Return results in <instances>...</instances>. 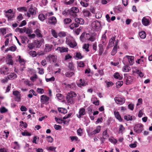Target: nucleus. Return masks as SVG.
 Returning a JSON list of instances; mask_svg holds the SVG:
<instances>
[{"label": "nucleus", "mask_w": 152, "mask_h": 152, "mask_svg": "<svg viewBox=\"0 0 152 152\" xmlns=\"http://www.w3.org/2000/svg\"><path fill=\"white\" fill-rule=\"evenodd\" d=\"M42 41V40H35L34 42L35 47L37 48H40L41 45Z\"/></svg>", "instance_id": "21"}, {"label": "nucleus", "mask_w": 152, "mask_h": 152, "mask_svg": "<svg viewBox=\"0 0 152 152\" xmlns=\"http://www.w3.org/2000/svg\"><path fill=\"white\" fill-rule=\"evenodd\" d=\"M68 51V49L67 48L60 47L59 49V52L61 53L66 52Z\"/></svg>", "instance_id": "30"}, {"label": "nucleus", "mask_w": 152, "mask_h": 152, "mask_svg": "<svg viewBox=\"0 0 152 152\" xmlns=\"http://www.w3.org/2000/svg\"><path fill=\"white\" fill-rule=\"evenodd\" d=\"M49 22L50 23L54 25L57 23V20L55 17H52L49 18Z\"/></svg>", "instance_id": "20"}, {"label": "nucleus", "mask_w": 152, "mask_h": 152, "mask_svg": "<svg viewBox=\"0 0 152 152\" xmlns=\"http://www.w3.org/2000/svg\"><path fill=\"white\" fill-rule=\"evenodd\" d=\"M67 11L69 12L70 15L75 17L77 16L76 14L79 12V10L77 7H73L70 10H68Z\"/></svg>", "instance_id": "2"}, {"label": "nucleus", "mask_w": 152, "mask_h": 152, "mask_svg": "<svg viewBox=\"0 0 152 152\" xmlns=\"http://www.w3.org/2000/svg\"><path fill=\"white\" fill-rule=\"evenodd\" d=\"M76 95L75 92L72 91L67 94L66 96V100L69 105L74 104V99Z\"/></svg>", "instance_id": "1"}, {"label": "nucleus", "mask_w": 152, "mask_h": 152, "mask_svg": "<svg viewBox=\"0 0 152 152\" xmlns=\"http://www.w3.org/2000/svg\"><path fill=\"white\" fill-rule=\"evenodd\" d=\"M124 79L126 84L129 85L132 83L134 80V77L128 75L127 74H124Z\"/></svg>", "instance_id": "3"}, {"label": "nucleus", "mask_w": 152, "mask_h": 152, "mask_svg": "<svg viewBox=\"0 0 152 152\" xmlns=\"http://www.w3.org/2000/svg\"><path fill=\"white\" fill-rule=\"evenodd\" d=\"M99 47V55L101 56L104 52L103 46L102 44H99L98 45Z\"/></svg>", "instance_id": "26"}, {"label": "nucleus", "mask_w": 152, "mask_h": 152, "mask_svg": "<svg viewBox=\"0 0 152 152\" xmlns=\"http://www.w3.org/2000/svg\"><path fill=\"white\" fill-rule=\"evenodd\" d=\"M75 21L77 23H78L79 24H83L84 23V21L82 18H76L75 19Z\"/></svg>", "instance_id": "23"}, {"label": "nucleus", "mask_w": 152, "mask_h": 152, "mask_svg": "<svg viewBox=\"0 0 152 152\" xmlns=\"http://www.w3.org/2000/svg\"><path fill=\"white\" fill-rule=\"evenodd\" d=\"M48 58L50 61H51L54 63H56L57 60V56L53 55H50L48 56Z\"/></svg>", "instance_id": "14"}, {"label": "nucleus", "mask_w": 152, "mask_h": 152, "mask_svg": "<svg viewBox=\"0 0 152 152\" xmlns=\"http://www.w3.org/2000/svg\"><path fill=\"white\" fill-rule=\"evenodd\" d=\"M80 4L82 6L85 7H87L89 5L88 3H85V2L82 1H80Z\"/></svg>", "instance_id": "64"}, {"label": "nucleus", "mask_w": 152, "mask_h": 152, "mask_svg": "<svg viewBox=\"0 0 152 152\" xmlns=\"http://www.w3.org/2000/svg\"><path fill=\"white\" fill-rule=\"evenodd\" d=\"M128 108L132 110H133L134 109V105L132 103L129 104L128 105Z\"/></svg>", "instance_id": "60"}, {"label": "nucleus", "mask_w": 152, "mask_h": 152, "mask_svg": "<svg viewBox=\"0 0 152 152\" xmlns=\"http://www.w3.org/2000/svg\"><path fill=\"white\" fill-rule=\"evenodd\" d=\"M58 111L59 112L63 114L66 113L67 112V110L66 109L63 108H58Z\"/></svg>", "instance_id": "36"}, {"label": "nucleus", "mask_w": 152, "mask_h": 152, "mask_svg": "<svg viewBox=\"0 0 152 152\" xmlns=\"http://www.w3.org/2000/svg\"><path fill=\"white\" fill-rule=\"evenodd\" d=\"M143 126L141 124L135 125L134 128V131L138 133H140L143 130Z\"/></svg>", "instance_id": "5"}, {"label": "nucleus", "mask_w": 152, "mask_h": 152, "mask_svg": "<svg viewBox=\"0 0 152 152\" xmlns=\"http://www.w3.org/2000/svg\"><path fill=\"white\" fill-rule=\"evenodd\" d=\"M124 119L127 121L129 120L132 121V116L129 115H125L124 116Z\"/></svg>", "instance_id": "37"}, {"label": "nucleus", "mask_w": 152, "mask_h": 152, "mask_svg": "<svg viewBox=\"0 0 152 152\" xmlns=\"http://www.w3.org/2000/svg\"><path fill=\"white\" fill-rule=\"evenodd\" d=\"M53 140V138L51 136H49L46 137V140L48 142H52Z\"/></svg>", "instance_id": "43"}, {"label": "nucleus", "mask_w": 152, "mask_h": 152, "mask_svg": "<svg viewBox=\"0 0 152 152\" xmlns=\"http://www.w3.org/2000/svg\"><path fill=\"white\" fill-rule=\"evenodd\" d=\"M101 128L100 126H97L96 129L91 132V135H95L96 134L99 133L101 130Z\"/></svg>", "instance_id": "22"}, {"label": "nucleus", "mask_w": 152, "mask_h": 152, "mask_svg": "<svg viewBox=\"0 0 152 152\" xmlns=\"http://www.w3.org/2000/svg\"><path fill=\"white\" fill-rule=\"evenodd\" d=\"M49 97L45 95H42L40 97V100L42 103H45L49 100Z\"/></svg>", "instance_id": "12"}, {"label": "nucleus", "mask_w": 152, "mask_h": 152, "mask_svg": "<svg viewBox=\"0 0 152 152\" xmlns=\"http://www.w3.org/2000/svg\"><path fill=\"white\" fill-rule=\"evenodd\" d=\"M75 56L79 59H81L83 58V56L81 55V53L80 52L77 53Z\"/></svg>", "instance_id": "51"}, {"label": "nucleus", "mask_w": 152, "mask_h": 152, "mask_svg": "<svg viewBox=\"0 0 152 152\" xmlns=\"http://www.w3.org/2000/svg\"><path fill=\"white\" fill-rule=\"evenodd\" d=\"M58 36L60 37H64L66 36V33L64 31L58 33Z\"/></svg>", "instance_id": "42"}, {"label": "nucleus", "mask_w": 152, "mask_h": 152, "mask_svg": "<svg viewBox=\"0 0 152 152\" xmlns=\"http://www.w3.org/2000/svg\"><path fill=\"white\" fill-rule=\"evenodd\" d=\"M48 16V14H40L38 16L39 19L41 21H43L46 19Z\"/></svg>", "instance_id": "19"}, {"label": "nucleus", "mask_w": 152, "mask_h": 152, "mask_svg": "<svg viewBox=\"0 0 152 152\" xmlns=\"http://www.w3.org/2000/svg\"><path fill=\"white\" fill-rule=\"evenodd\" d=\"M77 84L78 87H81L82 86H84L86 85V83H85L84 80L82 79H80L79 80V83H77Z\"/></svg>", "instance_id": "25"}, {"label": "nucleus", "mask_w": 152, "mask_h": 152, "mask_svg": "<svg viewBox=\"0 0 152 152\" xmlns=\"http://www.w3.org/2000/svg\"><path fill=\"white\" fill-rule=\"evenodd\" d=\"M89 44H84L83 45V49L85 50L88 52L89 51Z\"/></svg>", "instance_id": "39"}, {"label": "nucleus", "mask_w": 152, "mask_h": 152, "mask_svg": "<svg viewBox=\"0 0 152 152\" xmlns=\"http://www.w3.org/2000/svg\"><path fill=\"white\" fill-rule=\"evenodd\" d=\"M82 29V28L81 27H80L79 28L75 29V34L77 35H78L79 34L80 31Z\"/></svg>", "instance_id": "58"}, {"label": "nucleus", "mask_w": 152, "mask_h": 152, "mask_svg": "<svg viewBox=\"0 0 152 152\" xmlns=\"http://www.w3.org/2000/svg\"><path fill=\"white\" fill-rule=\"evenodd\" d=\"M123 84V82L122 81H118L116 83V85L117 88L120 87Z\"/></svg>", "instance_id": "50"}, {"label": "nucleus", "mask_w": 152, "mask_h": 152, "mask_svg": "<svg viewBox=\"0 0 152 152\" xmlns=\"http://www.w3.org/2000/svg\"><path fill=\"white\" fill-rule=\"evenodd\" d=\"M142 24L145 26L149 25L150 23V20L145 17H143L142 20Z\"/></svg>", "instance_id": "15"}, {"label": "nucleus", "mask_w": 152, "mask_h": 152, "mask_svg": "<svg viewBox=\"0 0 152 152\" xmlns=\"http://www.w3.org/2000/svg\"><path fill=\"white\" fill-rule=\"evenodd\" d=\"M114 114L115 117L119 121H121L122 120V119L121 118V116L119 114V113L117 111H114Z\"/></svg>", "instance_id": "24"}, {"label": "nucleus", "mask_w": 152, "mask_h": 152, "mask_svg": "<svg viewBox=\"0 0 152 152\" xmlns=\"http://www.w3.org/2000/svg\"><path fill=\"white\" fill-rule=\"evenodd\" d=\"M125 130V128L121 124L120 126V128L119 130V133H122V132Z\"/></svg>", "instance_id": "52"}, {"label": "nucleus", "mask_w": 152, "mask_h": 152, "mask_svg": "<svg viewBox=\"0 0 152 152\" xmlns=\"http://www.w3.org/2000/svg\"><path fill=\"white\" fill-rule=\"evenodd\" d=\"M79 26L78 23H73L69 26V27L72 30L74 28L78 27Z\"/></svg>", "instance_id": "34"}, {"label": "nucleus", "mask_w": 152, "mask_h": 152, "mask_svg": "<svg viewBox=\"0 0 152 152\" xmlns=\"http://www.w3.org/2000/svg\"><path fill=\"white\" fill-rule=\"evenodd\" d=\"M126 57L127 58L129 63L130 65H132L134 63V57L132 56H126Z\"/></svg>", "instance_id": "17"}, {"label": "nucleus", "mask_w": 152, "mask_h": 152, "mask_svg": "<svg viewBox=\"0 0 152 152\" xmlns=\"http://www.w3.org/2000/svg\"><path fill=\"white\" fill-rule=\"evenodd\" d=\"M67 87L70 88L72 89L75 90L76 89V85L75 83H72L71 84H68L67 85Z\"/></svg>", "instance_id": "32"}, {"label": "nucleus", "mask_w": 152, "mask_h": 152, "mask_svg": "<svg viewBox=\"0 0 152 152\" xmlns=\"http://www.w3.org/2000/svg\"><path fill=\"white\" fill-rule=\"evenodd\" d=\"M51 33L53 37H54L55 38H57L58 35L57 34L54 30L52 29L51 30Z\"/></svg>", "instance_id": "49"}, {"label": "nucleus", "mask_w": 152, "mask_h": 152, "mask_svg": "<svg viewBox=\"0 0 152 152\" xmlns=\"http://www.w3.org/2000/svg\"><path fill=\"white\" fill-rule=\"evenodd\" d=\"M114 100L117 104H122L125 102V99L124 98H121L120 97H115Z\"/></svg>", "instance_id": "8"}, {"label": "nucleus", "mask_w": 152, "mask_h": 152, "mask_svg": "<svg viewBox=\"0 0 152 152\" xmlns=\"http://www.w3.org/2000/svg\"><path fill=\"white\" fill-rule=\"evenodd\" d=\"M53 48V46L52 45L46 44L45 45V48L44 51L46 52H48L51 51Z\"/></svg>", "instance_id": "16"}, {"label": "nucleus", "mask_w": 152, "mask_h": 152, "mask_svg": "<svg viewBox=\"0 0 152 152\" xmlns=\"http://www.w3.org/2000/svg\"><path fill=\"white\" fill-rule=\"evenodd\" d=\"M13 94L15 96V100L17 102H20L21 100V94L19 91H13Z\"/></svg>", "instance_id": "6"}, {"label": "nucleus", "mask_w": 152, "mask_h": 152, "mask_svg": "<svg viewBox=\"0 0 152 152\" xmlns=\"http://www.w3.org/2000/svg\"><path fill=\"white\" fill-rule=\"evenodd\" d=\"M66 43L68 45L72 48H74L77 45L76 42L73 41H71L70 39H66Z\"/></svg>", "instance_id": "7"}, {"label": "nucleus", "mask_w": 152, "mask_h": 152, "mask_svg": "<svg viewBox=\"0 0 152 152\" xmlns=\"http://www.w3.org/2000/svg\"><path fill=\"white\" fill-rule=\"evenodd\" d=\"M8 110L5 107H3L0 109V112L2 113L7 112Z\"/></svg>", "instance_id": "47"}, {"label": "nucleus", "mask_w": 152, "mask_h": 152, "mask_svg": "<svg viewBox=\"0 0 152 152\" xmlns=\"http://www.w3.org/2000/svg\"><path fill=\"white\" fill-rule=\"evenodd\" d=\"M29 54L33 57H35L37 56V53L35 51H30L29 52Z\"/></svg>", "instance_id": "48"}, {"label": "nucleus", "mask_w": 152, "mask_h": 152, "mask_svg": "<svg viewBox=\"0 0 152 152\" xmlns=\"http://www.w3.org/2000/svg\"><path fill=\"white\" fill-rule=\"evenodd\" d=\"M7 64H10L11 65H13V60L12 59V56L10 55H8L7 57Z\"/></svg>", "instance_id": "18"}, {"label": "nucleus", "mask_w": 152, "mask_h": 152, "mask_svg": "<svg viewBox=\"0 0 152 152\" xmlns=\"http://www.w3.org/2000/svg\"><path fill=\"white\" fill-rule=\"evenodd\" d=\"M77 134L80 136L82 135V130L81 128H79L77 131Z\"/></svg>", "instance_id": "63"}, {"label": "nucleus", "mask_w": 152, "mask_h": 152, "mask_svg": "<svg viewBox=\"0 0 152 152\" xmlns=\"http://www.w3.org/2000/svg\"><path fill=\"white\" fill-rule=\"evenodd\" d=\"M93 29L96 31H98L101 26V24L97 20L94 21L92 22L91 25Z\"/></svg>", "instance_id": "4"}, {"label": "nucleus", "mask_w": 152, "mask_h": 152, "mask_svg": "<svg viewBox=\"0 0 152 152\" xmlns=\"http://www.w3.org/2000/svg\"><path fill=\"white\" fill-rule=\"evenodd\" d=\"M131 70L130 67L128 66H124L123 68V71L124 72H128Z\"/></svg>", "instance_id": "40"}, {"label": "nucleus", "mask_w": 152, "mask_h": 152, "mask_svg": "<svg viewBox=\"0 0 152 152\" xmlns=\"http://www.w3.org/2000/svg\"><path fill=\"white\" fill-rule=\"evenodd\" d=\"M74 74V73L72 72H67L65 73V75L67 77H70Z\"/></svg>", "instance_id": "46"}, {"label": "nucleus", "mask_w": 152, "mask_h": 152, "mask_svg": "<svg viewBox=\"0 0 152 152\" xmlns=\"http://www.w3.org/2000/svg\"><path fill=\"white\" fill-rule=\"evenodd\" d=\"M45 80L47 82H48L49 81H53L55 80V78L53 76L50 78H46Z\"/></svg>", "instance_id": "56"}, {"label": "nucleus", "mask_w": 152, "mask_h": 152, "mask_svg": "<svg viewBox=\"0 0 152 152\" xmlns=\"http://www.w3.org/2000/svg\"><path fill=\"white\" fill-rule=\"evenodd\" d=\"M88 113L90 115L92 113V108L91 107H88L87 108Z\"/></svg>", "instance_id": "59"}, {"label": "nucleus", "mask_w": 152, "mask_h": 152, "mask_svg": "<svg viewBox=\"0 0 152 152\" xmlns=\"http://www.w3.org/2000/svg\"><path fill=\"white\" fill-rule=\"evenodd\" d=\"M115 37H112L110 39L109 44L107 47V49H108L109 48L112 47L114 45V42L115 41Z\"/></svg>", "instance_id": "9"}, {"label": "nucleus", "mask_w": 152, "mask_h": 152, "mask_svg": "<svg viewBox=\"0 0 152 152\" xmlns=\"http://www.w3.org/2000/svg\"><path fill=\"white\" fill-rule=\"evenodd\" d=\"M79 114H77V116L78 118H80L82 116H83L86 114L85 109L84 107H81L78 112Z\"/></svg>", "instance_id": "11"}, {"label": "nucleus", "mask_w": 152, "mask_h": 152, "mask_svg": "<svg viewBox=\"0 0 152 152\" xmlns=\"http://www.w3.org/2000/svg\"><path fill=\"white\" fill-rule=\"evenodd\" d=\"M36 13V12L34 9L31 7L27 12V16L28 18H30L31 17V15H34Z\"/></svg>", "instance_id": "10"}, {"label": "nucleus", "mask_w": 152, "mask_h": 152, "mask_svg": "<svg viewBox=\"0 0 152 152\" xmlns=\"http://www.w3.org/2000/svg\"><path fill=\"white\" fill-rule=\"evenodd\" d=\"M35 33L37 35V36L38 37H42V35L41 34V31L40 30L38 29H37L35 31Z\"/></svg>", "instance_id": "31"}, {"label": "nucleus", "mask_w": 152, "mask_h": 152, "mask_svg": "<svg viewBox=\"0 0 152 152\" xmlns=\"http://www.w3.org/2000/svg\"><path fill=\"white\" fill-rule=\"evenodd\" d=\"M17 77V75L14 73H11L9 75L7 76L8 79H14Z\"/></svg>", "instance_id": "27"}, {"label": "nucleus", "mask_w": 152, "mask_h": 152, "mask_svg": "<svg viewBox=\"0 0 152 152\" xmlns=\"http://www.w3.org/2000/svg\"><path fill=\"white\" fill-rule=\"evenodd\" d=\"M114 77L117 79L121 80L122 79V77L121 76L118 72H115L113 75Z\"/></svg>", "instance_id": "33"}, {"label": "nucleus", "mask_w": 152, "mask_h": 152, "mask_svg": "<svg viewBox=\"0 0 152 152\" xmlns=\"http://www.w3.org/2000/svg\"><path fill=\"white\" fill-rule=\"evenodd\" d=\"M107 37L106 34H103L102 37L101 42L102 44L104 43L106 41Z\"/></svg>", "instance_id": "38"}, {"label": "nucleus", "mask_w": 152, "mask_h": 152, "mask_svg": "<svg viewBox=\"0 0 152 152\" xmlns=\"http://www.w3.org/2000/svg\"><path fill=\"white\" fill-rule=\"evenodd\" d=\"M117 51V47H114L111 53V55L112 56H114L116 53Z\"/></svg>", "instance_id": "41"}, {"label": "nucleus", "mask_w": 152, "mask_h": 152, "mask_svg": "<svg viewBox=\"0 0 152 152\" xmlns=\"http://www.w3.org/2000/svg\"><path fill=\"white\" fill-rule=\"evenodd\" d=\"M55 118L56 121L58 124H61L63 123V120L60 118H59L57 117H55Z\"/></svg>", "instance_id": "54"}, {"label": "nucleus", "mask_w": 152, "mask_h": 152, "mask_svg": "<svg viewBox=\"0 0 152 152\" xmlns=\"http://www.w3.org/2000/svg\"><path fill=\"white\" fill-rule=\"evenodd\" d=\"M70 138L72 142L74 140L77 141V140L78 139V137L77 136H70Z\"/></svg>", "instance_id": "61"}, {"label": "nucleus", "mask_w": 152, "mask_h": 152, "mask_svg": "<svg viewBox=\"0 0 152 152\" xmlns=\"http://www.w3.org/2000/svg\"><path fill=\"white\" fill-rule=\"evenodd\" d=\"M4 11L5 13V16L8 18V20H11L12 17L11 15H10L9 13L11 14L13 12L12 9H10L7 11Z\"/></svg>", "instance_id": "13"}, {"label": "nucleus", "mask_w": 152, "mask_h": 152, "mask_svg": "<svg viewBox=\"0 0 152 152\" xmlns=\"http://www.w3.org/2000/svg\"><path fill=\"white\" fill-rule=\"evenodd\" d=\"M37 91L38 93L42 94L44 93V91L42 88H38L37 89Z\"/></svg>", "instance_id": "53"}, {"label": "nucleus", "mask_w": 152, "mask_h": 152, "mask_svg": "<svg viewBox=\"0 0 152 152\" xmlns=\"http://www.w3.org/2000/svg\"><path fill=\"white\" fill-rule=\"evenodd\" d=\"M16 47L15 46H12L9 48V50L12 51H14L16 50Z\"/></svg>", "instance_id": "62"}, {"label": "nucleus", "mask_w": 152, "mask_h": 152, "mask_svg": "<svg viewBox=\"0 0 152 152\" xmlns=\"http://www.w3.org/2000/svg\"><path fill=\"white\" fill-rule=\"evenodd\" d=\"M139 35L140 37L142 39L145 38L146 36L145 32L144 31H142L139 32Z\"/></svg>", "instance_id": "28"}, {"label": "nucleus", "mask_w": 152, "mask_h": 152, "mask_svg": "<svg viewBox=\"0 0 152 152\" xmlns=\"http://www.w3.org/2000/svg\"><path fill=\"white\" fill-rule=\"evenodd\" d=\"M103 138L104 139H106L109 137L108 134L107 132V130L106 129L103 132Z\"/></svg>", "instance_id": "35"}, {"label": "nucleus", "mask_w": 152, "mask_h": 152, "mask_svg": "<svg viewBox=\"0 0 152 152\" xmlns=\"http://www.w3.org/2000/svg\"><path fill=\"white\" fill-rule=\"evenodd\" d=\"M21 134L23 136H29L31 135V134L30 133L27 132H26L25 131L23 132H22L21 133Z\"/></svg>", "instance_id": "57"}, {"label": "nucleus", "mask_w": 152, "mask_h": 152, "mask_svg": "<svg viewBox=\"0 0 152 152\" xmlns=\"http://www.w3.org/2000/svg\"><path fill=\"white\" fill-rule=\"evenodd\" d=\"M72 21L71 19L69 18H66L64 20V23L65 24H67L70 23Z\"/></svg>", "instance_id": "44"}, {"label": "nucleus", "mask_w": 152, "mask_h": 152, "mask_svg": "<svg viewBox=\"0 0 152 152\" xmlns=\"http://www.w3.org/2000/svg\"><path fill=\"white\" fill-rule=\"evenodd\" d=\"M17 10L19 11H23L26 12L27 11V8L25 7H20L17 8Z\"/></svg>", "instance_id": "45"}, {"label": "nucleus", "mask_w": 152, "mask_h": 152, "mask_svg": "<svg viewBox=\"0 0 152 152\" xmlns=\"http://www.w3.org/2000/svg\"><path fill=\"white\" fill-rule=\"evenodd\" d=\"M28 47L30 49H32L34 48L35 47L34 42L28 44Z\"/></svg>", "instance_id": "55"}, {"label": "nucleus", "mask_w": 152, "mask_h": 152, "mask_svg": "<svg viewBox=\"0 0 152 152\" xmlns=\"http://www.w3.org/2000/svg\"><path fill=\"white\" fill-rule=\"evenodd\" d=\"M83 12L84 16L87 17H89L91 16V14L90 12L87 10H84L83 11Z\"/></svg>", "instance_id": "29"}]
</instances>
